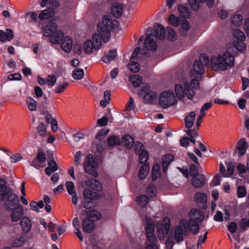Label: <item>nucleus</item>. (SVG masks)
I'll return each mask as SVG.
<instances>
[{"label":"nucleus","instance_id":"nucleus-1","mask_svg":"<svg viewBox=\"0 0 249 249\" xmlns=\"http://www.w3.org/2000/svg\"><path fill=\"white\" fill-rule=\"evenodd\" d=\"M234 56L229 52L224 53L222 55L213 56L211 58V65L214 71H225L228 67H232Z\"/></svg>","mask_w":249,"mask_h":249},{"label":"nucleus","instance_id":"nucleus-2","mask_svg":"<svg viewBox=\"0 0 249 249\" xmlns=\"http://www.w3.org/2000/svg\"><path fill=\"white\" fill-rule=\"evenodd\" d=\"M118 21L116 20H112L111 18L106 15L102 18V22L98 25V31L101 35L104 42L108 41L110 37V31L117 26Z\"/></svg>","mask_w":249,"mask_h":249},{"label":"nucleus","instance_id":"nucleus-3","mask_svg":"<svg viewBox=\"0 0 249 249\" xmlns=\"http://www.w3.org/2000/svg\"><path fill=\"white\" fill-rule=\"evenodd\" d=\"M0 200L4 201V207L7 211L11 210L19 201L18 196L14 194L11 189L6 190L0 195Z\"/></svg>","mask_w":249,"mask_h":249},{"label":"nucleus","instance_id":"nucleus-4","mask_svg":"<svg viewBox=\"0 0 249 249\" xmlns=\"http://www.w3.org/2000/svg\"><path fill=\"white\" fill-rule=\"evenodd\" d=\"M189 215L190 219L187 223L189 229L193 232L194 234H196L199 230L197 223L201 222L204 218V215L202 212L196 209L191 210Z\"/></svg>","mask_w":249,"mask_h":249},{"label":"nucleus","instance_id":"nucleus-5","mask_svg":"<svg viewBox=\"0 0 249 249\" xmlns=\"http://www.w3.org/2000/svg\"><path fill=\"white\" fill-rule=\"evenodd\" d=\"M84 168L86 173L94 178L98 177L97 169L98 168V164L95 158L91 154H89L86 157Z\"/></svg>","mask_w":249,"mask_h":249},{"label":"nucleus","instance_id":"nucleus-6","mask_svg":"<svg viewBox=\"0 0 249 249\" xmlns=\"http://www.w3.org/2000/svg\"><path fill=\"white\" fill-rule=\"evenodd\" d=\"M102 42L101 36L97 33L92 36V40H88L84 44V51L87 53H91L93 50H99L101 48Z\"/></svg>","mask_w":249,"mask_h":249},{"label":"nucleus","instance_id":"nucleus-7","mask_svg":"<svg viewBox=\"0 0 249 249\" xmlns=\"http://www.w3.org/2000/svg\"><path fill=\"white\" fill-rule=\"evenodd\" d=\"M139 95L140 97L142 98L145 103L148 104L153 103L158 96L156 92L150 89L148 85H146L142 88Z\"/></svg>","mask_w":249,"mask_h":249},{"label":"nucleus","instance_id":"nucleus-8","mask_svg":"<svg viewBox=\"0 0 249 249\" xmlns=\"http://www.w3.org/2000/svg\"><path fill=\"white\" fill-rule=\"evenodd\" d=\"M160 104L163 108H167L174 105L177 102L176 98L172 91L162 92L160 96Z\"/></svg>","mask_w":249,"mask_h":249},{"label":"nucleus","instance_id":"nucleus-9","mask_svg":"<svg viewBox=\"0 0 249 249\" xmlns=\"http://www.w3.org/2000/svg\"><path fill=\"white\" fill-rule=\"evenodd\" d=\"M154 31L151 28H148L146 31V37L144 40V48L146 50L155 52L156 51L158 47L157 43L154 40L153 37Z\"/></svg>","mask_w":249,"mask_h":249},{"label":"nucleus","instance_id":"nucleus-10","mask_svg":"<svg viewBox=\"0 0 249 249\" xmlns=\"http://www.w3.org/2000/svg\"><path fill=\"white\" fill-rule=\"evenodd\" d=\"M189 227L187 224V222L185 219H181L180 221L179 225L176 227L175 232V237L178 243L181 242L183 240V234L186 232Z\"/></svg>","mask_w":249,"mask_h":249},{"label":"nucleus","instance_id":"nucleus-11","mask_svg":"<svg viewBox=\"0 0 249 249\" xmlns=\"http://www.w3.org/2000/svg\"><path fill=\"white\" fill-rule=\"evenodd\" d=\"M157 228L159 232V238H162L164 236V232L167 234L170 228V219L166 217L163 220V223L157 224Z\"/></svg>","mask_w":249,"mask_h":249},{"label":"nucleus","instance_id":"nucleus-12","mask_svg":"<svg viewBox=\"0 0 249 249\" xmlns=\"http://www.w3.org/2000/svg\"><path fill=\"white\" fill-rule=\"evenodd\" d=\"M57 26L53 22H50L42 29L43 36L46 37H50L57 31Z\"/></svg>","mask_w":249,"mask_h":249},{"label":"nucleus","instance_id":"nucleus-13","mask_svg":"<svg viewBox=\"0 0 249 249\" xmlns=\"http://www.w3.org/2000/svg\"><path fill=\"white\" fill-rule=\"evenodd\" d=\"M194 71L191 73V76L195 78H199L204 73V68L202 64L198 60L194 63Z\"/></svg>","mask_w":249,"mask_h":249},{"label":"nucleus","instance_id":"nucleus-14","mask_svg":"<svg viewBox=\"0 0 249 249\" xmlns=\"http://www.w3.org/2000/svg\"><path fill=\"white\" fill-rule=\"evenodd\" d=\"M23 208L19 205H17L11 213V220L13 222L18 221L23 215Z\"/></svg>","mask_w":249,"mask_h":249},{"label":"nucleus","instance_id":"nucleus-15","mask_svg":"<svg viewBox=\"0 0 249 249\" xmlns=\"http://www.w3.org/2000/svg\"><path fill=\"white\" fill-rule=\"evenodd\" d=\"M240 156H242L246 154L248 148V144L245 139L243 138L238 141L236 145Z\"/></svg>","mask_w":249,"mask_h":249},{"label":"nucleus","instance_id":"nucleus-16","mask_svg":"<svg viewBox=\"0 0 249 249\" xmlns=\"http://www.w3.org/2000/svg\"><path fill=\"white\" fill-rule=\"evenodd\" d=\"M82 227L84 231L90 233L93 231L95 228V224L92 220L85 218L82 220Z\"/></svg>","mask_w":249,"mask_h":249},{"label":"nucleus","instance_id":"nucleus-17","mask_svg":"<svg viewBox=\"0 0 249 249\" xmlns=\"http://www.w3.org/2000/svg\"><path fill=\"white\" fill-rule=\"evenodd\" d=\"M154 31V37L159 38L160 40H163L165 36V31L163 27L158 23L154 25V29L152 28Z\"/></svg>","mask_w":249,"mask_h":249},{"label":"nucleus","instance_id":"nucleus-18","mask_svg":"<svg viewBox=\"0 0 249 249\" xmlns=\"http://www.w3.org/2000/svg\"><path fill=\"white\" fill-rule=\"evenodd\" d=\"M72 46L73 42L71 38L69 36H65L61 44L62 49L65 52L69 53L71 51Z\"/></svg>","mask_w":249,"mask_h":249},{"label":"nucleus","instance_id":"nucleus-19","mask_svg":"<svg viewBox=\"0 0 249 249\" xmlns=\"http://www.w3.org/2000/svg\"><path fill=\"white\" fill-rule=\"evenodd\" d=\"M85 184L90 189L97 191H101L103 188L101 183L97 180L93 178L86 180Z\"/></svg>","mask_w":249,"mask_h":249},{"label":"nucleus","instance_id":"nucleus-20","mask_svg":"<svg viewBox=\"0 0 249 249\" xmlns=\"http://www.w3.org/2000/svg\"><path fill=\"white\" fill-rule=\"evenodd\" d=\"M123 6L119 2H114L112 5L111 13L112 15L116 18L120 17L123 13Z\"/></svg>","mask_w":249,"mask_h":249},{"label":"nucleus","instance_id":"nucleus-21","mask_svg":"<svg viewBox=\"0 0 249 249\" xmlns=\"http://www.w3.org/2000/svg\"><path fill=\"white\" fill-rule=\"evenodd\" d=\"M193 178L192 180V183L194 187L198 188L204 185L205 178L203 175H199Z\"/></svg>","mask_w":249,"mask_h":249},{"label":"nucleus","instance_id":"nucleus-22","mask_svg":"<svg viewBox=\"0 0 249 249\" xmlns=\"http://www.w3.org/2000/svg\"><path fill=\"white\" fill-rule=\"evenodd\" d=\"M64 34L60 30L57 31L49 38L50 41L53 44H59L64 38Z\"/></svg>","mask_w":249,"mask_h":249},{"label":"nucleus","instance_id":"nucleus-23","mask_svg":"<svg viewBox=\"0 0 249 249\" xmlns=\"http://www.w3.org/2000/svg\"><path fill=\"white\" fill-rule=\"evenodd\" d=\"M14 35L11 29H7L6 32L0 30V41L1 42L9 41L13 39Z\"/></svg>","mask_w":249,"mask_h":249},{"label":"nucleus","instance_id":"nucleus-24","mask_svg":"<svg viewBox=\"0 0 249 249\" xmlns=\"http://www.w3.org/2000/svg\"><path fill=\"white\" fill-rule=\"evenodd\" d=\"M20 225L23 232H29L32 228V223L30 219L26 217H23L20 221Z\"/></svg>","mask_w":249,"mask_h":249},{"label":"nucleus","instance_id":"nucleus-25","mask_svg":"<svg viewBox=\"0 0 249 249\" xmlns=\"http://www.w3.org/2000/svg\"><path fill=\"white\" fill-rule=\"evenodd\" d=\"M101 217V215L100 213L95 210H92L86 212V218H88L90 220H92L93 222L97 221L100 219Z\"/></svg>","mask_w":249,"mask_h":249},{"label":"nucleus","instance_id":"nucleus-26","mask_svg":"<svg viewBox=\"0 0 249 249\" xmlns=\"http://www.w3.org/2000/svg\"><path fill=\"white\" fill-rule=\"evenodd\" d=\"M196 113L190 112L185 118V125L188 128H190L194 125V121L196 118Z\"/></svg>","mask_w":249,"mask_h":249},{"label":"nucleus","instance_id":"nucleus-27","mask_svg":"<svg viewBox=\"0 0 249 249\" xmlns=\"http://www.w3.org/2000/svg\"><path fill=\"white\" fill-rule=\"evenodd\" d=\"M145 219L147 223V226L145 227L146 234L154 233L155 228L154 222L149 217L146 216Z\"/></svg>","mask_w":249,"mask_h":249},{"label":"nucleus","instance_id":"nucleus-28","mask_svg":"<svg viewBox=\"0 0 249 249\" xmlns=\"http://www.w3.org/2000/svg\"><path fill=\"white\" fill-rule=\"evenodd\" d=\"M174 158L173 155L170 154L166 155L162 159V166L163 171L165 173L169 165L170 162L173 160Z\"/></svg>","mask_w":249,"mask_h":249},{"label":"nucleus","instance_id":"nucleus-29","mask_svg":"<svg viewBox=\"0 0 249 249\" xmlns=\"http://www.w3.org/2000/svg\"><path fill=\"white\" fill-rule=\"evenodd\" d=\"M117 56V52L116 50L110 51L107 54L105 55L102 58V61L108 63L114 60Z\"/></svg>","mask_w":249,"mask_h":249},{"label":"nucleus","instance_id":"nucleus-30","mask_svg":"<svg viewBox=\"0 0 249 249\" xmlns=\"http://www.w3.org/2000/svg\"><path fill=\"white\" fill-rule=\"evenodd\" d=\"M149 170V166L147 164H144L142 166L139 172V177L141 179L145 178L148 174Z\"/></svg>","mask_w":249,"mask_h":249},{"label":"nucleus","instance_id":"nucleus-31","mask_svg":"<svg viewBox=\"0 0 249 249\" xmlns=\"http://www.w3.org/2000/svg\"><path fill=\"white\" fill-rule=\"evenodd\" d=\"M122 142L126 147L130 148L134 143V139L129 135H126L122 137Z\"/></svg>","mask_w":249,"mask_h":249},{"label":"nucleus","instance_id":"nucleus-32","mask_svg":"<svg viewBox=\"0 0 249 249\" xmlns=\"http://www.w3.org/2000/svg\"><path fill=\"white\" fill-rule=\"evenodd\" d=\"M107 142L108 145L110 146H114L118 145L121 143V139L118 136H111L107 138Z\"/></svg>","mask_w":249,"mask_h":249},{"label":"nucleus","instance_id":"nucleus-33","mask_svg":"<svg viewBox=\"0 0 249 249\" xmlns=\"http://www.w3.org/2000/svg\"><path fill=\"white\" fill-rule=\"evenodd\" d=\"M195 201L197 203H205L207 202V196L203 193H196L195 196Z\"/></svg>","mask_w":249,"mask_h":249},{"label":"nucleus","instance_id":"nucleus-34","mask_svg":"<svg viewBox=\"0 0 249 249\" xmlns=\"http://www.w3.org/2000/svg\"><path fill=\"white\" fill-rule=\"evenodd\" d=\"M84 198L86 199H96L98 195L96 193L91 191L89 189H85L83 193Z\"/></svg>","mask_w":249,"mask_h":249},{"label":"nucleus","instance_id":"nucleus-35","mask_svg":"<svg viewBox=\"0 0 249 249\" xmlns=\"http://www.w3.org/2000/svg\"><path fill=\"white\" fill-rule=\"evenodd\" d=\"M175 90L178 98L180 99H183L185 97V89L180 84H177L175 86Z\"/></svg>","mask_w":249,"mask_h":249},{"label":"nucleus","instance_id":"nucleus-36","mask_svg":"<svg viewBox=\"0 0 249 249\" xmlns=\"http://www.w3.org/2000/svg\"><path fill=\"white\" fill-rule=\"evenodd\" d=\"M129 79L132 83L134 87H139L142 81V77L138 75L130 76Z\"/></svg>","mask_w":249,"mask_h":249},{"label":"nucleus","instance_id":"nucleus-37","mask_svg":"<svg viewBox=\"0 0 249 249\" xmlns=\"http://www.w3.org/2000/svg\"><path fill=\"white\" fill-rule=\"evenodd\" d=\"M140 64L135 62L134 60H130V62L128 64V68L133 72H137L140 70Z\"/></svg>","mask_w":249,"mask_h":249},{"label":"nucleus","instance_id":"nucleus-38","mask_svg":"<svg viewBox=\"0 0 249 249\" xmlns=\"http://www.w3.org/2000/svg\"><path fill=\"white\" fill-rule=\"evenodd\" d=\"M25 238L24 236L21 235L18 238L15 239L13 243L12 247L15 248H19L22 246L25 243Z\"/></svg>","mask_w":249,"mask_h":249},{"label":"nucleus","instance_id":"nucleus-39","mask_svg":"<svg viewBox=\"0 0 249 249\" xmlns=\"http://www.w3.org/2000/svg\"><path fill=\"white\" fill-rule=\"evenodd\" d=\"M178 10L179 15L183 18H188L190 16L189 10L183 5H179Z\"/></svg>","mask_w":249,"mask_h":249},{"label":"nucleus","instance_id":"nucleus-40","mask_svg":"<svg viewBox=\"0 0 249 249\" xmlns=\"http://www.w3.org/2000/svg\"><path fill=\"white\" fill-rule=\"evenodd\" d=\"M231 22L235 26H239L243 23V18L241 15H235L231 18Z\"/></svg>","mask_w":249,"mask_h":249},{"label":"nucleus","instance_id":"nucleus-41","mask_svg":"<svg viewBox=\"0 0 249 249\" xmlns=\"http://www.w3.org/2000/svg\"><path fill=\"white\" fill-rule=\"evenodd\" d=\"M26 104L28 108L31 111H35L36 109L37 103L32 98L29 97L27 98Z\"/></svg>","mask_w":249,"mask_h":249},{"label":"nucleus","instance_id":"nucleus-42","mask_svg":"<svg viewBox=\"0 0 249 249\" xmlns=\"http://www.w3.org/2000/svg\"><path fill=\"white\" fill-rule=\"evenodd\" d=\"M160 176L159 165L155 164L152 169V178L153 180H156Z\"/></svg>","mask_w":249,"mask_h":249},{"label":"nucleus","instance_id":"nucleus-43","mask_svg":"<svg viewBox=\"0 0 249 249\" xmlns=\"http://www.w3.org/2000/svg\"><path fill=\"white\" fill-rule=\"evenodd\" d=\"M84 75V71L82 69H77L72 71V76L75 80L81 79Z\"/></svg>","mask_w":249,"mask_h":249},{"label":"nucleus","instance_id":"nucleus-44","mask_svg":"<svg viewBox=\"0 0 249 249\" xmlns=\"http://www.w3.org/2000/svg\"><path fill=\"white\" fill-rule=\"evenodd\" d=\"M136 200L138 204L143 207L147 205L149 201V198L145 195H141L137 197Z\"/></svg>","mask_w":249,"mask_h":249},{"label":"nucleus","instance_id":"nucleus-45","mask_svg":"<svg viewBox=\"0 0 249 249\" xmlns=\"http://www.w3.org/2000/svg\"><path fill=\"white\" fill-rule=\"evenodd\" d=\"M184 88L185 89V95L189 99H192L195 95V93L193 90L190 89L188 82L184 83Z\"/></svg>","mask_w":249,"mask_h":249},{"label":"nucleus","instance_id":"nucleus-46","mask_svg":"<svg viewBox=\"0 0 249 249\" xmlns=\"http://www.w3.org/2000/svg\"><path fill=\"white\" fill-rule=\"evenodd\" d=\"M234 37L239 41H244L246 38L245 35L243 32L238 29H235L233 31Z\"/></svg>","mask_w":249,"mask_h":249},{"label":"nucleus","instance_id":"nucleus-47","mask_svg":"<svg viewBox=\"0 0 249 249\" xmlns=\"http://www.w3.org/2000/svg\"><path fill=\"white\" fill-rule=\"evenodd\" d=\"M244 41H235L233 43L235 47L241 52H244L246 49L245 44L243 42Z\"/></svg>","mask_w":249,"mask_h":249},{"label":"nucleus","instance_id":"nucleus-48","mask_svg":"<svg viewBox=\"0 0 249 249\" xmlns=\"http://www.w3.org/2000/svg\"><path fill=\"white\" fill-rule=\"evenodd\" d=\"M56 77L54 75H49L46 78V84L50 87H53L56 83Z\"/></svg>","mask_w":249,"mask_h":249},{"label":"nucleus","instance_id":"nucleus-49","mask_svg":"<svg viewBox=\"0 0 249 249\" xmlns=\"http://www.w3.org/2000/svg\"><path fill=\"white\" fill-rule=\"evenodd\" d=\"M239 225L243 231L247 230V228H249V218H242L241 219Z\"/></svg>","mask_w":249,"mask_h":249},{"label":"nucleus","instance_id":"nucleus-50","mask_svg":"<svg viewBox=\"0 0 249 249\" xmlns=\"http://www.w3.org/2000/svg\"><path fill=\"white\" fill-rule=\"evenodd\" d=\"M138 154L139 155V159L141 163H143L147 160L148 159V154L147 151H142Z\"/></svg>","mask_w":249,"mask_h":249},{"label":"nucleus","instance_id":"nucleus-51","mask_svg":"<svg viewBox=\"0 0 249 249\" xmlns=\"http://www.w3.org/2000/svg\"><path fill=\"white\" fill-rule=\"evenodd\" d=\"M181 29L180 30V33L182 35H185L186 34L184 32L187 31L190 28V25L189 22L185 20H183L181 24Z\"/></svg>","mask_w":249,"mask_h":249},{"label":"nucleus","instance_id":"nucleus-52","mask_svg":"<svg viewBox=\"0 0 249 249\" xmlns=\"http://www.w3.org/2000/svg\"><path fill=\"white\" fill-rule=\"evenodd\" d=\"M66 187L69 195H72L76 192L75 191V186L72 181H68L66 184Z\"/></svg>","mask_w":249,"mask_h":249},{"label":"nucleus","instance_id":"nucleus-53","mask_svg":"<svg viewBox=\"0 0 249 249\" xmlns=\"http://www.w3.org/2000/svg\"><path fill=\"white\" fill-rule=\"evenodd\" d=\"M134 148L135 153L138 155L142 151H144L143 144L139 142H136L134 143Z\"/></svg>","mask_w":249,"mask_h":249},{"label":"nucleus","instance_id":"nucleus-54","mask_svg":"<svg viewBox=\"0 0 249 249\" xmlns=\"http://www.w3.org/2000/svg\"><path fill=\"white\" fill-rule=\"evenodd\" d=\"M37 131L41 136L45 137L46 135V127L43 123H41L39 124L37 127Z\"/></svg>","mask_w":249,"mask_h":249},{"label":"nucleus","instance_id":"nucleus-55","mask_svg":"<svg viewBox=\"0 0 249 249\" xmlns=\"http://www.w3.org/2000/svg\"><path fill=\"white\" fill-rule=\"evenodd\" d=\"M169 22L173 26L177 27L179 23V19L174 15H171L169 17Z\"/></svg>","mask_w":249,"mask_h":249},{"label":"nucleus","instance_id":"nucleus-56","mask_svg":"<svg viewBox=\"0 0 249 249\" xmlns=\"http://www.w3.org/2000/svg\"><path fill=\"white\" fill-rule=\"evenodd\" d=\"M68 83H63L58 85L55 89V91L57 93H61L64 91V90L68 87Z\"/></svg>","mask_w":249,"mask_h":249},{"label":"nucleus","instance_id":"nucleus-57","mask_svg":"<svg viewBox=\"0 0 249 249\" xmlns=\"http://www.w3.org/2000/svg\"><path fill=\"white\" fill-rule=\"evenodd\" d=\"M167 36L171 41H174L176 39L175 32L172 28L170 27L167 28Z\"/></svg>","mask_w":249,"mask_h":249},{"label":"nucleus","instance_id":"nucleus-58","mask_svg":"<svg viewBox=\"0 0 249 249\" xmlns=\"http://www.w3.org/2000/svg\"><path fill=\"white\" fill-rule=\"evenodd\" d=\"M146 192L150 196L152 197L155 196L157 191L154 186L152 185H149L146 188Z\"/></svg>","mask_w":249,"mask_h":249},{"label":"nucleus","instance_id":"nucleus-59","mask_svg":"<svg viewBox=\"0 0 249 249\" xmlns=\"http://www.w3.org/2000/svg\"><path fill=\"white\" fill-rule=\"evenodd\" d=\"M189 5L193 10L197 11L199 8V2L198 0H188Z\"/></svg>","mask_w":249,"mask_h":249},{"label":"nucleus","instance_id":"nucleus-60","mask_svg":"<svg viewBox=\"0 0 249 249\" xmlns=\"http://www.w3.org/2000/svg\"><path fill=\"white\" fill-rule=\"evenodd\" d=\"M51 16V12L49 10H45L41 11L38 16V18L40 20L47 19Z\"/></svg>","mask_w":249,"mask_h":249},{"label":"nucleus","instance_id":"nucleus-61","mask_svg":"<svg viewBox=\"0 0 249 249\" xmlns=\"http://www.w3.org/2000/svg\"><path fill=\"white\" fill-rule=\"evenodd\" d=\"M198 61L202 64L203 66V65H208L209 62V57L206 54H201L199 57V60Z\"/></svg>","mask_w":249,"mask_h":249},{"label":"nucleus","instance_id":"nucleus-62","mask_svg":"<svg viewBox=\"0 0 249 249\" xmlns=\"http://www.w3.org/2000/svg\"><path fill=\"white\" fill-rule=\"evenodd\" d=\"M46 158L45 153L41 149L38 150V154L37 155V160L40 162H44L46 160Z\"/></svg>","mask_w":249,"mask_h":249},{"label":"nucleus","instance_id":"nucleus-63","mask_svg":"<svg viewBox=\"0 0 249 249\" xmlns=\"http://www.w3.org/2000/svg\"><path fill=\"white\" fill-rule=\"evenodd\" d=\"M246 189L242 186H239L237 188V196L238 197H243L246 195Z\"/></svg>","mask_w":249,"mask_h":249},{"label":"nucleus","instance_id":"nucleus-64","mask_svg":"<svg viewBox=\"0 0 249 249\" xmlns=\"http://www.w3.org/2000/svg\"><path fill=\"white\" fill-rule=\"evenodd\" d=\"M135 106L134 101L133 98L131 97L129 98L128 103L126 106L125 110L129 111L133 110L135 108Z\"/></svg>","mask_w":249,"mask_h":249}]
</instances>
